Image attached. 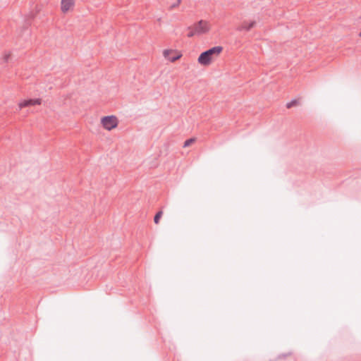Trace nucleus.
<instances>
[{
	"instance_id": "1",
	"label": "nucleus",
	"mask_w": 361,
	"mask_h": 361,
	"mask_svg": "<svg viewBox=\"0 0 361 361\" xmlns=\"http://www.w3.org/2000/svg\"><path fill=\"white\" fill-rule=\"evenodd\" d=\"M223 50L221 46H216L203 51L198 57V63L203 66H208L212 62L213 56H218Z\"/></svg>"
},
{
	"instance_id": "2",
	"label": "nucleus",
	"mask_w": 361,
	"mask_h": 361,
	"mask_svg": "<svg viewBox=\"0 0 361 361\" xmlns=\"http://www.w3.org/2000/svg\"><path fill=\"white\" fill-rule=\"evenodd\" d=\"M101 123L103 127L108 130H111L118 126V120L115 116H104L101 119Z\"/></svg>"
},
{
	"instance_id": "3",
	"label": "nucleus",
	"mask_w": 361,
	"mask_h": 361,
	"mask_svg": "<svg viewBox=\"0 0 361 361\" xmlns=\"http://www.w3.org/2000/svg\"><path fill=\"white\" fill-rule=\"evenodd\" d=\"M194 30H195L197 35H202L206 33L209 30V24L207 21L203 20H200L198 23H195L194 25Z\"/></svg>"
},
{
	"instance_id": "4",
	"label": "nucleus",
	"mask_w": 361,
	"mask_h": 361,
	"mask_svg": "<svg viewBox=\"0 0 361 361\" xmlns=\"http://www.w3.org/2000/svg\"><path fill=\"white\" fill-rule=\"evenodd\" d=\"M42 99H25L19 104V108L22 109L23 107L29 106H35L41 104Z\"/></svg>"
},
{
	"instance_id": "5",
	"label": "nucleus",
	"mask_w": 361,
	"mask_h": 361,
	"mask_svg": "<svg viewBox=\"0 0 361 361\" xmlns=\"http://www.w3.org/2000/svg\"><path fill=\"white\" fill-rule=\"evenodd\" d=\"M255 25H256L255 20H252L250 23H247V21H243L242 23V24L237 27V30L238 31H243V30L249 31L252 27H254L255 26Z\"/></svg>"
},
{
	"instance_id": "6",
	"label": "nucleus",
	"mask_w": 361,
	"mask_h": 361,
	"mask_svg": "<svg viewBox=\"0 0 361 361\" xmlns=\"http://www.w3.org/2000/svg\"><path fill=\"white\" fill-rule=\"evenodd\" d=\"M74 0H61V10L67 12L73 6Z\"/></svg>"
},
{
	"instance_id": "7",
	"label": "nucleus",
	"mask_w": 361,
	"mask_h": 361,
	"mask_svg": "<svg viewBox=\"0 0 361 361\" xmlns=\"http://www.w3.org/2000/svg\"><path fill=\"white\" fill-rule=\"evenodd\" d=\"M171 53V51L169 50V49H166L164 51V56H165V58L168 59L171 62L176 61V60L179 59L181 56V55H180V54H176L173 56H169V54Z\"/></svg>"
},
{
	"instance_id": "8",
	"label": "nucleus",
	"mask_w": 361,
	"mask_h": 361,
	"mask_svg": "<svg viewBox=\"0 0 361 361\" xmlns=\"http://www.w3.org/2000/svg\"><path fill=\"white\" fill-rule=\"evenodd\" d=\"M162 214H163V212H162V211H159V212H158L155 214V216H154V223H155L156 224H159V220H160V218L161 217Z\"/></svg>"
},
{
	"instance_id": "9",
	"label": "nucleus",
	"mask_w": 361,
	"mask_h": 361,
	"mask_svg": "<svg viewBox=\"0 0 361 361\" xmlns=\"http://www.w3.org/2000/svg\"><path fill=\"white\" fill-rule=\"evenodd\" d=\"M195 141V138H194V137H192V138H190V139L186 140L184 142L183 147H189V146H190L191 144H192Z\"/></svg>"
},
{
	"instance_id": "10",
	"label": "nucleus",
	"mask_w": 361,
	"mask_h": 361,
	"mask_svg": "<svg viewBox=\"0 0 361 361\" xmlns=\"http://www.w3.org/2000/svg\"><path fill=\"white\" fill-rule=\"evenodd\" d=\"M188 30H190V32L188 33V37H193L194 35H197V32L195 31V30H194V27H188Z\"/></svg>"
},
{
	"instance_id": "11",
	"label": "nucleus",
	"mask_w": 361,
	"mask_h": 361,
	"mask_svg": "<svg viewBox=\"0 0 361 361\" xmlns=\"http://www.w3.org/2000/svg\"><path fill=\"white\" fill-rule=\"evenodd\" d=\"M298 104V100L297 99H293L290 102H288L286 104V107L288 109H290L291 107L296 106Z\"/></svg>"
},
{
	"instance_id": "12",
	"label": "nucleus",
	"mask_w": 361,
	"mask_h": 361,
	"mask_svg": "<svg viewBox=\"0 0 361 361\" xmlns=\"http://www.w3.org/2000/svg\"><path fill=\"white\" fill-rule=\"evenodd\" d=\"M181 2V0H177L176 3L170 6L171 9H173L174 8L177 7Z\"/></svg>"
},
{
	"instance_id": "13",
	"label": "nucleus",
	"mask_w": 361,
	"mask_h": 361,
	"mask_svg": "<svg viewBox=\"0 0 361 361\" xmlns=\"http://www.w3.org/2000/svg\"><path fill=\"white\" fill-rule=\"evenodd\" d=\"M10 56H11V54L9 53L5 54V55H4V58H3L4 62V63L8 62L9 59H10Z\"/></svg>"
},
{
	"instance_id": "14",
	"label": "nucleus",
	"mask_w": 361,
	"mask_h": 361,
	"mask_svg": "<svg viewBox=\"0 0 361 361\" xmlns=\"http://www.w3.org/2000/svg\"><path fill=\"white\" fill-rule=\"evenodd\" d=\"M359 36L361 37V32L359 33Z\"/></svg>"
}]
</instances>
